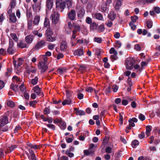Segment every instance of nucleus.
<instances>
[{
	"instance_id": "nucleus-21",
	"label": "nucleus",
	"mask_w": 160,
	"mask_h": 160,
	"mask_svg": "<svg viewBox=\"0 0 160 160\" xmlns=\"http://www.w3.org/2000/svg\"><path fill=\"white\" fill-rule=\"evenodd\" d=\"M68 45L66 42L65 41H62L60 45V49L62 51H64L67 48Z\"/></svg>"
},
{
	"instance_id": "nucleus-20",
	"label": "nucleus",
	"mask_w": 160,
	"mask_h": 160,
	"mask_svg": "<svg viewBox=\"0 0 160 160\" xmlns=\"http://www.w3.org/2000/svg\"><path fill=\"white\" fill-rule=\"evenodd\" d=\"M108 18L111 21H113L116 17V14L114 11L110 12L108 16Z\"/></svg>"
},
{
	"instance_id": "nucleus-9",
	"label": "nucleus",
	"mask_w": 160,
	"mask_h": 160,
	"mask_svg": "<svg viewBox=\"0 0 160 160\" xmlns=\"http://www.w3.org/2000/svg\"><path fill=\"white\" fill-rule=\"evenodd\" d=\"M73 54L75 56H81L84 54L83 49L82 48L75 50L73 51Z\"/></svg>"
},
{
	"instance_id": "nucleus-5",
	"label": "nucleus",
	"mask_w": 160,
	"mask_h": 160,
	"mask_svg": "<svg viewBox=\"0 0 160 160\" xmlns=\"http://www.w3.org/2000/svg\"><path fill=\"white\" fill-rule=\"evenodd\" d=\"M56 8H60L61 11L62 12L65 7L64 2H63L62 0H56Z\"/></svg>"
},
{
	"instance_id": "nucleus-42",
	"label": "nucleus",
	"mask_w": 160,
	"mask_h": 160,
	"mask_svg": "<svg viewBox=\"0 0 160 160\" xmlns=\"http://www.w3.org/2000/svg\"><path fill=\"white\" fill-rule=\"evenodd\" d=\"M59 122L60 123V127L61 129L62 130L65 129L66 127V123L62 121H60Z\"/></svg>"
},
{
	"instance_id": "nucleus-16",
	"label": "nucleus",
	"mask_w": 160,
	"mask_h": 160,
	"mask_svg": "<svg viewBox=\"0 0 160 160\" xmlns=\"http://www.w3.org/2000/svg\"><path fill=\"white\" fill-rule=\"evenodd\" d=\"M107 5L104 2H102L99 5V8L102 12H105L107 10Z\"/></svg>"
},
{
	"instance_id": "nucleus-51",
	"label": "nucleus",
	"mask_w": 160,
	"mask_h": 160,
	"mask_svg": "<svg viewBox=\"0 0 160 160\" xmlns=\"http://www.w3.org/2000/svg\"><path fill=\"white\" fill-rule=\"evenodd\" d=\"M77 32L76 30H73L72 31V36L71 37V39H75L76 38Z\"/></svg>"
},
{
	"instance_id": "nucleus-54",
	"label": "nucleus",
	"mask_w": 160,
	"mask_h": 160,
	"mask_svg": "<svg viewBox=\"0 0 160 160\" xmlns=\"http://www.w3.org/2000/svg\"><path fill=\"white\" fill-rule=\"evenodd\" d=\"M7 105L11 107H13L14 106V102L12 101H8L7 102Z\"/></svg>"
},
{
	"instance_id": "nucleus-8",
	"label": "nucleus",
	"mask_w": 160,
	"mask_h": 160,
	"mask_svg": "<svg viewBox=\"0 0 160 160\" xmlns=\"http://www.w3.org/2000/svg\"><path fill=\"white\" fill-rule=\"evenodd\" d=\"M34 92L36 93L38 96H41L43 97L44 95L43 93L41 92V89L37 85L33 88Z\"/></svg>"
},
{
	"instance_id": "nucleus-40",
	"label": "nucleus",
	"mask_w": 160,
	"mask_h": 160,
	"mask_svg": "<svg viewBox=\"0 0 160 160\" xmlns=\"http://www.w3.org/2000/svg\"><path fill=\"white\" fill-rule=\"evenodd\" d=\"M10 36L16 42H17L18 39V38L16 34L15 33H11L10 34Z\"/></svg>"
},
{
	"instance_id": "nucleus-30",
	"label": "nucleus",
	"mask_w": 160,
	"mask_h": 160,
	"mask_svg": "<svg viewBox=\"0 0 160 160\" xmlns=\"http://www.w3.org/2000/svg\"><path fill=\"white\" fill-rule=\"evenodd\" d=\"M76 111L77 114L80 116L84 115H85V112L82 110H79L77 108H75L74 109Z\"/></svg>"
},
{
	"instance_id": "nucleus-1",
	"label": "nucleus",
	"mask_w": 160,
	"mask_h": 160,
	"mask_svg": "<svg viewBox=\"0 0 160 160\" xmlns=\"http://www.w3.org/2000/svg\"><path fill=\"white\" fill-rule=\"evenodd\" d=\"M60 14L57 10H53L52 13L50 18L52 19L53 24H56L57 23L59 20Z\"/></svg>"
},
{
	"instance_id": "nucleus-3",
	"label": "nucleus",
	"mask_w": 160,
	"mask_h": 160,
	"mask_svg": "<svg viewBox=\"0 0 160 160\" xmlns=\"http://www.w3.org/2000/svg\"><path fill=\"white\" fill-rule=\"evenodd\" d=\"M8 122V119L7 116L3 115L0 117V128L5 126Z\"/></svg>"
},
{
	"instance_id": "nucleus-47",
	"label": "nucleus",
	"mask_w": 160,
	"mask_h": 160,
	"mask_svg": "<svg viewBox=\"0 0 160 160\" xmlns=\"http://www.w3.org/2000/svg\"><path fill=\"white\" fill-rule=\"evenodd\" d=\"M94 153V151H89V150H85L83 151V153L86 156H88V155H89L90 154H91L92 153Z\"/></svg>"
},
{
	"instance_id": "nucleus-27",
	"label": "nucleus",
	"mask_w": 160,
	"mask_h": 160,
	"mask_svg": "<svg viewBox=\"0 0 160 160\" xmlns=\"http://www.w3.org/2000/svg\"><path fill=\"white\" fill-rule=\"evenodd\" d=\"M52 35L46 36V39L47 41L50 42H53L56 40V38L54 37H52Z\"/></svg>"
},
{
	"instance_id": "nucleus-56",
	"label": "nucleus",
	"mask_w": 160,
	"mask_h": 160,
	"mask_svg": "<svg viewBox=\"0 0 160 160\" xmlns=\"http://www.w3.org/2000/svg\"><path fill=\"white\" fill-rule=\"evenodd\" d=\"M65 154L68 155V156L70 158H72L74 156V154L73 153L69 152V151H66Z\"/></svg>"
},
{
	"instance_id": "nucleus-61",
	"label": "nucleus",
	"mask_w": 160,
	"mask_h": 160,
	"mask_svg": "<svg viewBox=\"0 0 160 160\" xmlns=\"http://www.w3.org/2000/svg\"><path fill=\"white\" fill-rule=\"evenodd\" d=\"M94 41L99 43H101L102 42V38H100L95 37L94 38Z\"/></svg>"
},
{
	"instance_id": "nucleus-24",
	"label": "nucleus",
	"mask_w": 160,
	"mask_h": 160,
	"mask_svg": "<svg viewBox=\"0 0 160 160\" xmlns=\"http://www.w3.org/2000/svg\"><path fill=\"white\" fill-rule=\"evenodd\" d=\"M93 16L98 20H103V16L100 13H95L93 14Z\"/></svg>"
},
{
	"instance_id": "nucleus-34",
	"label": "nucleus",
	"mask_w": 160,
	"mask_h": 160,
	"mask_svg": "<svg viewBox=\"0 0 160 160\" xmlns=\"http://www.w3.org/2000/svg\"><path fill=\"white\" fill-rule=\"evenodd\" d=\"M156 0H142L141 3L143 4H149L155 2Z\"/></svg>"
},
{
	"instance_id": "nucleus-29",
	"label": "nucleus",
	"mask_w": 160,
	"mask_h": 160,
	"mask_svg": "<svg viewBox=\"0 0 160 160\" xmlns=\"http://www.w3.org/2000/svg\"><path fill=\"white\" fill-rule=\"evenodd\" d=\"M27 145L29 147L35 149H37L39 148V146H38L36 144H32V143L28 142L27 143Z\"/></svg>"
},
{
	"instance_id": "nucleus-55",
	"label": "nucleus",
	"mask_w": 160,
	"mask_h": 160,
	"mask_svg": "<svg viewBox=\"0 0 160 160\" xmlns=\"http://www.w3.org/2000/svg\"><path fill=\"white\" fill-rule=\"evenodd\" d=\"M21 129V127L20 126H16L14 130V133L18 132Z\"/></svg>"
},
{
	"instance_id": "nucleus-62",
	"label": "nucleus",
	"mask_w": 160,
	"mask_h": 160,
	"mask_svg": "<svg viewBox=\"0 0 160 160\" xmlns=\"http://www.w3.org/2000/svg\"><path fill=\"white\" fill-rule=\"evenodd\" d=\"M43 112L44 114L47 115L50 113V109L48 108H46L44 110Z\"/></svg>"
},
{
	"instance_id": "nucleus-15",
	"label": "nucleus",
	"mask_w": 160,
	"mask_h": 160,
	"mask_svg": "<svg viewBox=\"0 0 160 160\" xmlns=\"http://www.w3.org/2000/svg\"><path fill=\"white\" fill-rule=\"evenodd\" d=\"M17 147V145H12L7 148L5 151V152L6 153H10L12 151L15 149Z\"/></svg>"
},
{
	"instance_id": "nucleus-33",
	"label": "nucleus",
	"mask_w": 160,
	"mask_h": 160,
	"mask_svg": "<svg viewBox=\"0 0 160 160\" xmlns=\"http://www.w3.org/2000/svg\"><path fill=\"white\" fill-rule=\"evenodd\" d=\"M98 27V25L94 22L90 24V28L92 30L94 31Z\"/></svg>"
},
{
	"instance_id": "nucleus-39",
	"label": "nucleus",
	"mask_w": 160,
	"mask_h": 160,
	"mask_svg": "<svg viewBox=\"0 0 160 160\" xmlns=\"http://www.w3.org/2000/svg\"><path fill=\"white\" fill-rule=\"evenodd\" d=\"M16 0H10L9 6L11 8H13L16 5Z\"/></svg>"
},
{
	"instance_id": "nucleus-2",
	"label": "nucleus",
	"mask_w": 160,
	"mask_h": 160,
	"mask_svg": "<svg viewBox=\"0 0 160 160\" xmlns=\"http://www.w3.org/2000/svg\"><path fill=\"white\" fill-rule=\"evenodd\" d=\"M14 43L13 40L11 39H9V47L7 50V53L9 54L12 55L14 54L15 50L13 48Z\"/></svg>"
},
{
	"instance_id": "nucleus-13",
	"label": "nucleus",
	"mask_w": 160,
	"mask_h": 160,
	"mask_svg": "<svg viewBox=\"0 0 160 160\" xmlns=\"http://www.w3.org/2000/svg\"><path fill=\"white\" fill-rule=\"evenodd\" d=\"M34 38L33 36L32 35H29L26 36L25 38V41L27 44H28L32 43Z\"/></svg>"
},
{
	"instance_id": "nucleus-36",
	"label": "nucleus",
	"mask_w": 160,
	"mask_h": 160,
	"mask_svg": "<svg viewBox=\"0 0 160 160\" xmlns=\"http://www.w3.org/2000/svg\"><path fill=\"white\" fill-rule=\"evenodd\" d=\"M33 24V23H32V20H30L28 21V29L32 30L33 29V26H34Z\"/></svg>"
},
{
	"instance_id": "nucleus-37",
	"label": "nucleus",
	"mask_w": 160,
	"mask_h": 160,
	"mask_svg": "<svg viewBox=\"0 0 160 160\" xmlns=\"http://www.w3.org/2000/svg\"><path fill=\"white\" fill-rule=\"evenodd\" d=\"M45 34L46 35V36L47 35H53V32L51 30L50 27H48L46 30Z\"/></svg>"
},
{
	"instance_id": "nucleus-19",
	"label": "nucleus",
	"mask_w": 160,
	"mask_h": 160,
	"mask_svg": "<svg viewBox=\"0 0 160 160\" xmlns=\"http://www.w3.org/2000/svg\"><path fill=\"white\" fill-rule=\"evenodd\" d=\"M123 0H118L116 1L114 8L115 10L118 11L119 10L120 8L122 5V2H121V1Z\"/></svg>"
},
{
	"instance_id": "nucleus-7",
	"label": "nucleus",
	"mask_w": 160,
	"mask_h": 160,
	"mask_svg": "<svg viewBox=\"0 0 160 160\" xmlns=\"http://www.w3.org/2000/svg\"><path fill=\"white\" fill-rule=\"evenodd\" d=\"M68 17L71 20H75L76 17V12L75 10L72 9L68 13Z\"/></svg>"
},
{
	"instance_id": "nucleus-45",
	"label": "nucleus",
	"mask_w": 160,
	"mask_h": 160,
	"mask_svg": "<svg viewBox=\"0 0 160 160\" xmlns=\"http://www.w3.org/2000/svg\"><path fill=\"white\" fill-rule=\"evenodd\" d=\"M12 68H7V71L6 72L5 74L7 77L9 76L12 73Z\"/></svg>"
},
{
	"instance_id": "nucleus-10",
	"label": "nucleus",
	"mask_w": 160,
	"mask_h": 160,
	"mask_svg": "<svg viewBox=\"0 0 160 160\" xmlns=\"http://www.w3.org/2000/svg\"><path fill=\"white\" fill-rule=\"evenodd\" d=\"M28 151L30 155L28 153H27L28 158L30 160H36V158L35 154L34 153L33 151L31 149H28Z\"/></svg>"
},
{
	"instance_id": "nucleus-11",
	"label": "nucleus",
	"mask_w": 160,
	"mask_h": 160,
	"mask_svg": "<svg viewBox=\"0 0 160 160\" xmlns=\"http://www.w3.org/2000/svg\"><path fill=\"white\" fill-rule=\"evenodd\" d=\"M41 1L39 2L37 4L35 3L32 5V9L34 11H39L41 9Z\"/></svg>"
},
{
	"instance_id": "nucleus-63",
	"label": "nucleus",
	"mask_w": 160,
	"mask_h": 160,
	"mask_svg": "<svg viewBox=\"0 0 160 160\" xmlns=\"http://www.w3.org/2000/svg\"><path fill=\"white\" fill-rule=\"evenodd\" d=\"M147 26L148 28H151L152 27V23L150 21H148L147 22Z\"/></svg>"
},
{
	"instance_id": "nucleus-46",
	"label": "nucleus",
	"mask_w": 160,
	"mask_h": 160,
	"mask_svg": "<svg viewBox=\"0 0 160 160\" xmlns=\"http://www.w3.org/2000/svg\"><path fill=\"white\" fill-rule=\"evenodd\" d=\"M38 81V78L37 77H36L32 79L31 80V83L33 85H35L37 84Z\"/></svg>"
},
{
	"instance_id": "nucleus-26",
	"label": "nucleus",
	"mask_w": 160,
	"mask_h": 160,
	"mask_svg": "<svg viewBox=\"0 0 160 160\" xmlns=\"http://www.w3.org/2000/svg\"><path fill=\"white\" fill-rule=\"evenodd\" d=\"M72 101L70 98H67V99L63 100L62 102V104L65 106L66 104L69 105L71 103Z\"/></svg>"
},
{
	"instance_id": "nucleus-35",
	"label": "nucleus",
	"mask_w": 160,
	"mask_h": 160,
	"mask_svg": "<svg viewBox=\"0 0 160 160\" xmlns=\"http://www.w3.org/2000/svg\"><path fill=\"white\" fill-rule=\"evenodd\" d=\"M64 2L65 5H66L68 8L71 7L72 5V2L70 0H66Z\"/></svg>"
},
{
	"instance_id": "nucleus-58",
	"label": "nucleus",
	"mask_w": 160,
	"mask_h": 160,
	"mask_svg": "<svg viewBox=\"0 0 160 160\" xmlns=\"http://www.w3.org/2000/svg\"><path fill=\"white\" fill-rule=\"evenodd\" d=\"M138 160H150L149 158L147 157H143L142 156L139 157L138 158Z\"/></svg>"
},
{
	"instance_id": "nucleus-38",
	"label": "nucleus",
	"mask_w": 160,
	"mask_h": 160,
	"mask_svg": "<svg viewBox=\"0 0 160 160\" xmlns=\"http://www.w3.org/2000/svg\"><path fill=\"white\" fill-rule=\"evenodd\" d=\"M18 85L14 84L12 83L10 85V88L16 92L18 90Z\"/></svg>"
},
{
	"instance_id": "nucleus-64",
	"label": "nucleus",
	"mask_w": 160,
	"mask_h": 160,
	"mask_svg": "<svg viewBox=\"0 0 160 160\" xmlns=\"http://www.w3.org/2000/svg\"><path fill=\"white\" fill-rule=\"evenodd\" d=\"M86 90L88 92L91 93L93 91V89L91 87H88L86 88Z\"/></svg>"
},
{
	"instance_id": "nucleus-57",
	"label": "nucleus",
	"mask_w": 160,
	"mask_h": 160,
	"mask_svg": "<svg viewBox=\"0 0 160 160\" xmlns=\"http://www.w3.org/2000/svg\"><path fill=\"white\" fill-rule=\"evenodd\" d=\"M109 53L111 54H118L117 51L113 48H112L110 49L109 51Z\"/></svg>"
},
{
	"instance_id": "nucleus-31",
	"label": "nucleus",
	"mask_w": 160,
	"mask_h": 160,
	"mask_svg": "<svg viewBox=\"0 0 160 160\" xmlns=\"http://www.w3.org/2000/svg\"><path fill=\"white\" fill-rule=\"evenodd\" d=\"M50 23L49 19L47 18V17H45L44 23V27H50Z\"/></svg>"
},
{
	"instance_id": "nucleus-53",
	"label": "nucleus",
	"mask_w": 160,
	"mask_h": 160,
	"mask_svg": "<svg viewBox=\"0 0 160 160\" xmlns=\"http://www.w3.org/2000/svg\"><path fill=\"white\" fill-rule=\"evenodd\" d=\"M134 48L136 51H139L141 50V47L139 44H137L134 45Z\"/></svg>"
},
{
	"instance_id": "nucleus-50",
	"label": "nucleus",
	"mask_w": 160,
	"mask_h": 160,
	"mask_svg": "<svg viewBox=\"0 0 160 160\" xmlns=\"http://www.w3.org/2000/svg\"><path fill=\"white\" fill-rule=\"evenodd\" d=\"M131 21L133 23L136 22L137 19H138V17L136 15L132 16L131 17Z\"/></svg>"
},
{
	"instance_id": "nucleus-23",
	"label": "nucleus",
	"mask_w": 160,
	"mask_h": 160,
	"mask_svg": "<svg viewBox=\"0 0 160 160\" xmlns=\"http://www.w3.org/2000/svg\"><path fill=\"white\" fill-rule=\"evenodd\" d=\"M85 11L82 8H81L78 13V18H82L84 14Z\"/></svg>"
},
{
	"instance_id": "nucleus-52",
	"label": "nucleus",
	"mask_w": 160,
	"mask_h": 160,
	"mask_svg": "<svg viewBox=\"0 0 160 160\" xmlns=\"http://www.w3.org/2000/svg\"><path fill=\"white\" fill-rule=\"evenodd\" d=\"M27 16L28 18L29 19L32 18V13L31 11L29 10L27 11Z\"/></svg>"
},
{
	"instance_id": "nucleus-6",
	"label": "nucleus",
	"mask_w": 160,
	"mask_h": 160,
	"mask_svg": "<svg viewBox=\"0 0 160 160\" xmlns=\"http://www.w3.org/2000/svg\"><path fill=\"white\" fill-rule=\"evenodd\" d=\"M46 42L44 40H42L38 41L34 47L35 50H38L40 48L44 47L46 45Z\"/></svg>"
},
{
	"instance_id": "nucleus-41",
	"label": "nucleus",
	"mask_w": 160,
	"mask_h": 160,
	"mask_svg": "<svg viewBox=\"0 0 160 160\" xmlns=\"http://www.w3.org/2000/svg\"><path fill=\"white\" fill-rule=\"evenodd\" d=\"M139 144L138 141L137 140H133L132 143V145L133 148H135Z\"/></svg>"
},
{
	"instance_id": "nucleus-14",
	"label": "nucleus",
	"mask_w": 160,
	"mask_h": 160,
	"mask_svg": "<svg viewBox=\"0 0 160 160\" xmlns=\"http://www.w3.org/2000/svg\"><path fill=\"white\" fill-rule=\"evenodd\" d=\"M133 63L132 60H128L126 61V67L127 69L131 70L133 68Z\"/></svg>"
},
{
	"instance_id": "nucleus-12",
	"label": "nucleus",
	"mask_w": 160,
	"mask_h": 160,
	"mask_svg": "<svg viewBox=\"0 0 160 160\" xmlns=\"http://www.w3.org/2000/svg\"><path fill=\"white\" fill-rule=\"evenodd\" d=\"M53 5V0H47L46 1V9L50 10L52 8Z\"/></svg>"
},
{
	"instance_id": "nucleus-4",
	"label": "nucleus",
	"mask_w": 160,
	"mask_h": 160,
	"mask_svg": "<svg viewBox=\"0 0 160 160\" xmlns=\"http://www.w3.org/2000/svg\"><path fill=\"white\" fill-rule=\"evenodd\" d=\"M38 68L41 70L42 73L45 72L48 68V66L45 62L40 61L38 64Z\"/></svg>"
},
{
	"instance_id": "nucleus-49",
	"label": "nucleus",
	"mask_w": 160,
	"mask_h": 160,
	"mask_svg": "<svg viewBox=\"0 0 160 160\" xmlns=\"http://www.w3.org/2000/svg\"><path fill=\"white\" fill-rule=\"evenodd\" d=\"M117 54H114L110 56V58L112 62H113L117 58Z\"/></svg>"
},
{
	"instance_id": "nucleus-59",
	"label": "nucleus",
	"mask_w": 160,
	"mask_h": 160,
	"mask_svg": "<svg viewBox=\"0 0 160 160\" xmlns=\"http://www.w3.org/2000/svg\"><path fill=\"white\" fill-rule=\"evenodd\" d=\"M129 25L131 26V29H132L133 30H135L136 28V25L133 24L132 22H130Z\"/></svg>"
},
{
	"instance_id": "nucleus-22",
	"label": "nucleus",
	"mask_w": 160,
	"mask_h": 160,
	"mask_svg": "<svg viewBox=\"0 0 160 160\" xmlns=\"http://www.w3.org/2000/svg\"><path fill=\"white\" fill-rule=\"evenodd\" d=\"M9 17V19L11 22L13 23H15L16 22L17 20L14 13H13V14L10 15Z\"/></svg>"
},
{
	"instance_id": "nucleus-60",
	"label": "nucleus",
	"mask_w": 160,
	"mask_h": 160,
	"mask_svg": "<svg viewBox=\"0 0 160 160\" xmlns=\"http://www.w3.org/2000/svg\"><path fill=\"white\" fill-rule=\"evenodd\" d=\"M153 9L156 13L159 14L160 13V8L159 7H154Z\"/></svg>"
},
{
	"instance_id": "nucleus-44",
	"label": "nucleus",
	"mask_w": 160,
	"mask_h": 160,
	"mask_svg": "<svg viewBox=\"0 0 160 160\" xmlns=\"http://www.w3.org/2000/svg\"><path fill=\"white\" fill-rule=\"evenodd\" d=\"M38 102L36 100L31 101L29 102V105L30 106L32 107L33 108H35V106Z\"/></svg>"
},
{
	"instance_id": "nucleus-18",
	"label": "nucleus",
	"mask_w": 160,
	"mask_h": 160,
	"mask_svg": "<svg viewBox=\"0 0 160 160\" xmlns=\"http://www.w3.org/2000/svg\"><path fill=\"white\" fill-rule=\"evenodd\" d=\"M27 44L22 40L20 41L17 43V46L19 48H28V46Z\"/></svg>"
},
{
	"instance_id": "nucleus-25",
	"label": "nucleus",
	"mask_w": 160,
	"mask_h": 160,
	"mask_svg": "<svg viewBox=\"0 0 160 160\" xmlns=\"http://www.w3.org/2000/svg\"><path fill=\"white\" fill-rule=\"evenodd\" d=\"M37 71V69L35 68L33 66H31L28 68L27 70V72L28 73L30 72L33 73H35Z\"/></svg>"
},
{
	"instance_id": "nucleus-48",
	"label": "nucleus",
	"mask_w": 160,
	"mask_h": 160,
	"mask_svg": "<svg viewBox=\"0 0 160 160\" xmlns=\"http://www.w3.org/2000/svg\"><path fill=\"white\" fill-rule=\"evenodd\" d=\"M12 80L14 82H16L18 83H19L20 82V78L17 76H14L12 78Z\"/></svg>"
},
{
	"instance_id": "nucleus-17",
	"label": "nucleus",
	"mask_w": 160,
	"mask_h": 160,
	"mask_svg": "<svg viewBox=\"0 0 160 160\" xmlns=\"http://www.w3.org/2000/svg\"><path fill=\"white\" fill-rule=\"evenodd\" d=\"M40 17L39 15H35L33 21V24L35 25H38L40 21Z\"/></svg>"
},
{
	"instance_id": "nucleus-28",
	"label": "nucleus",
	"mask_w": 160,
	"mask_h": 160,
	"mask_svg": "<svg viewBox=\"0 0 160 160\" xmlns=\"http://www.w3.org/2000/svg\"><path fill=\"white\" fill-rule=\"evenodd\" d=\"M152 127L150 125H148L146 127V134L148 137L150 135V133L152 130Z\"/></svg>"
},
{
	"instance_id": "nucleus-43",
	"label": "nucleus",
	"mask_w": 160,
	"mask_h": 160,
	"mask_svg": "<svg viewBox=\"0 0 160 160\" xmlns=\"http://www.w3.org/2000/svg\"><path fill=\"white\" fill-rule=\"evenodd\" d=\"M74 29L73 30H76L77 32H79L80 31V26L76 23H74Z\"/></svg>"
},
{
	"instance_id": "nucleus-32",
	"label": "nucleus",
	"mask_w": 160,
	"mask_h": 160,
	"mask_svg": "<svg viewBox=\"0 0 160 160\" xmlns=\"http://www.w3.org/2000/svg\"><path fill=\"white\" fill-rule=\"evenodd\" d=\"M105 29L104 26L103 24L100 25L97 29V31L99 32H102L104 31Z\"/></svg>"
}]
</instances>
